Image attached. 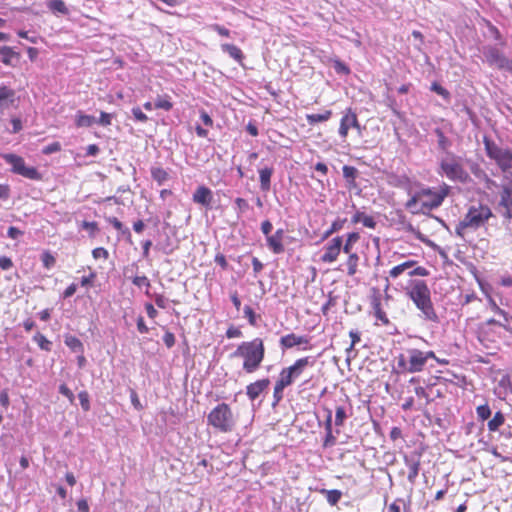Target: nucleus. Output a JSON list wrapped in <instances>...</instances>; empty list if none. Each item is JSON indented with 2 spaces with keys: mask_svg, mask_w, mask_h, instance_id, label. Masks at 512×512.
Segmentation results:
<instances>
[{
  "mask_svg": "<svg viewBox=\"0 0 512 512\" xmlns=\"http://www.w3.org/2000/svg\"><path fill=\"white\" fill-rule=\"evenodd\" d=\"M492 216L493 213L489 206L481 203L473 204L456 225L455 234L465 239L469 232H474L484 226Z\"/></svg>",
  "mask_w": 512,
  "mask_h": 512,
  "instance_id": "f03ea898",
  "label": "nucleus"
},
{
  "mask_svg": "<svg viewBox=\"0 0 512 512\" xmlns=\"http://www.w3.org/2000/svg\"><path fill=\"white\" fill-rule=\"evenodd\" d=\"M92 255H93L94 259H99V258L107 259L109 256V253L105 248L98 247V248L93 249Z\"/></svg>",
  "mask_w": 512,
  "mask_h": 512,
  "instance_id": "13d9d810",
  "label": "nucleus"
},
{
  "mask_svg": "<svg viewBox=\"0 0 512 512\" xmlns=\"http://www.w3.org/2000/svg\"><path fill=\"white\" fill-rule=\"evenodd\" d=\"M13 267L12 260L7 256L0 257V268L3 270H9Z\"/></svg>",
  "mask_w": 512,
  "mask_h": 512,
  "instance_id": "69168bd1",
  "label": "nucleus"
},
{
  "mask_svg": "<svg viewBox=\"0 0 512 512\" xmlns=\"http://www.w3.org/2000/svg\"><path fill=\"white\" fill-rule=\"evenodd\" d=\"M440 169L449 180L460 183L467 182L469 174L464 169L461 158L453 153H447L440 160Z\"/></svg>",
  "mask_w": 512,
  "mask_h": 512,
  "instance_id": "39448f33",
  "label": "nucleus"
},
{
  "mask_svg": "<svg viewBox=\"0 0 512 512\" xmlns=\"http://www.w3.org/2000/svg\"><path fill=\"white\" fill-rule=\"evenodd\" d=\"M111 118H112L111 114L106 113V112H101L100 118L98 121L96 120V122L102 126H108L111 124Z\"/></svg>",
  "mask_w": 512,
  "mask_h": 512,
  "instance_id": "e2e57ef3",
  "label": "nucleus"
},
{
  "mask_svg": "<svg viewBox=\"0 0 512 512\" xmlns=\"http://www.w3.org/2000/svg\"><path fill=\"white\" fill-rule=\"evenodd\" d=\"M272 174L273 168L271 167H265L259 170L260 188L263 192L270 190Z\"/></svg>",
  "mask_w": 512,
  "mask_h": 512,
  "instance_id": "aec40b11",
  "label": "nucleus"
},
{
  "mask_svg": "<svg viewBox=\"0 0 512 512\" xmlns=\"http://www.w3.org/2000/svg\"><path fill=\"white\" fill-rule=\"evenodd\" d=\"M269 384L270 380L268 378L251 383L246 388V394L249 399L253 401L257 399L266 388H268Z\"/></svg>",
  "mask_w": 512,
  "mask_h": 512,
  "instance_id": "f3484780",
  "label": "nucleus"
},
{
  "mask_svg": "<svg viewBox=\"0 0 512 512\" xmlns=\"http://www.w3.org/2000/svg\"><path fill=\"white\" fill-rule=\"evenodd\" d=\"M163 342L165 343V345L168 347V348H171L174 346L175 344V336L173 333L171 332H166L163 336Z\"/></svg>",
  "mask_w": 512,
  "mask_h": 512,
  "instance_id": "0e129e2a",
  "label": "nucleus"
},
{
  "mask_svg": "<svg viewBox=\"0 0 512 512\" xmlns=\"http://www.w3.org/2000/svg\"><path fill=\"white\" fill-rule=\"evenodd\" d=\"M406 207L410 209L413 213H420L421 207V198L419 194V190L416 191L413 196L407 201Z\"/></svg>",
  "mask_w": 512,
  "mask_h": 512,
  "instance_id": "473e14b6",
  "label": "nucleus"
},
{
  "mask_svg": "<svg viewBox=\"0 0 512 512\" xmlns=\"http://www.w3.org/2000/svg\"><path fill=\"white\" fill-rule=\"evenodd\" d=\"M327 416L325 420V431L326 436L324 440V446L330 447L333 446L336 443V437L333 435L332 432V411L330 409H326Z\"/></svg>",
  "mask_w": 512,
  "mask_h": 512,
  "instance_id": "6ab92c4d",
  "label": "nucleus"
},
{
  "mask_svg": "<svg viewBox=\"0 0 512 512\" xmlns=\"http://www.w3.org/2000/svg\"><path fill=\"white\" fill-rule=\"evenodd\" d=\"M284 230L278 229L275 231L273 235H269L266 238V243L268 248L274 253V254H281L284 252V245H283V238H284Z\"/></svg>",
  "mask_w": 512,
  "mask_h": 512,
  "instance_id": "4468645a",
  "label": "nucleus"
},
{
  "mask_svg": "<svg viewBox=\"0 0 512 512\" xmlns=\"http://www.w3.org/2000/svg\"><path fill=\"white\" fill-rule=\"evenodd\" d=\"M449 186L444 184L439 188H422L419 190L421 198V213L429 212L442 205L449 193Z\"/></svg>",
  "mask_w": 512,
  "mask_h": 512,
  "instance_id": "423d86ee",
  "label": "nucleus"
},
{
  "mask_svg": "<svg viewBox=\"0 0 512 512\" xmlns=\"http://www.w3.org/2000/svg\"><path fill=\"white\" fill-rule=\"evenodd\" d=\"M345 222H346V219H340V218L336 219L332 223L331 227L327 231H325L323 238L326 239V238L330 237L333 233L340 231L344 227Z\"/></svg>",
  "mask_w": 512,
  "mask_h": 512,
  "instance_id": "4c0bfd02",
  "label": "nucleus"
},
{
  "mask_svg": "<svg viewBox=\"0 0 512 512\" xmlns=\"http://www.w3.org/2000/svg\"><path fill=\"white\" fill-rule=\"evenodd\" d=\"M277 381L279 383H281L283 386L287 387L294 382V379L292 378V375L290 374V372H288V369L284 368L280 372V377Z\"/></svg>",
  "mask_w": 512,
  "mask_h": 512,
  "instance_id": "ea45409f",
  "label": "nucleus"
},
{
  "mask_svg": "<svg viewBox=\"0 0 512 512\" xmlns=\"http://www.w3.org/2000/svg\"><path fill=\"white\" fill-rule=\"evenodd\" d=\"M78 398L80 401V405L84 411H89L90 409V401H89V394L86 391H81L78 394Z\"/></svg>",
  "mask_w": 512,
  "mask_h": 512,
  "instance_id": "de8ad7c7",
  "label": "nucleus"
},
{
  "mask_svg": "<svg viewBox=\"0 0 512 512\" xmlns=\"http://www.w3.org/2000/svg\"><path fill=\"white\" fill-rule=\"evenodd\" d=\"M309 343V339L306 336H298L294 333L287 334L280 338V345L289 349L296 345H307Z\"/></svg>",
  "mask_w": 512,
  "mask_h": 512,
  "instance_id": "a211bd4d",
  "label": "nucleus"
},
{
  "mask_svg": "<svg viewBox=\"0 0 512 512\" xmlns=\"http://www.w3.org/2000/svg\"><path fill=\"white\" fill-rule=\"evenodd\" d=\"M406 295L420 311L419 317L425 321L438 323L439 317L434 308L431 291L424 280H412L406 287Z\"/></svg>",
  "mask_w": 512,
  "mask_h": 512,
  "instance_id": "f257e3e1",
  "label": "nucleus"
},
{
  "mask_svg": "<svg viewBox=\"0 0 512 512\" xmlns=\"http://www.w3.org/2000/svg\"><path fill=\"white\" fill-rule=\"evenodd\" d=\"M397 365L400 369L409 372V359L404 354H400L397 358Z\"/></svg>",
  "mask_w": 512,
  "mask_h": 512,
  "instance_id": "864d4df0",
  "label": "nucleus"
},
{
  "mask_svg": "<svg viewBox=\"0 0 512 512\" xmlns=\"http://www.w3.org/2000/svg\"><path fill=\"white\" fill-rule=\"evenodd\" d=\"M499 205L505 209L503 216L512 219V186H504L500 192Z\"/></svg>",
  "mask_w": 512,
  "mask_h": 512,
  "instance_id": "2eb2a0df",
  "label": "nucleus"
},
{
  "mask_svg": "<svg viewBox=\"0 0 512 512\" xmlns=\"http://www.w3.org/2000/svg\"><path fill=\"white\" fill-rule=\"evenodd\" d=\"M359 256L356 253L348 254L346 261L347 273L349 276H353L357 273Z\"/></svg>",
  "mask_w": 512,
  "mask_h": 512,
  "instance_id": "7c9ffc66",
  "label": "nucleus"
},
{
  "mask_svg": "<svg viewBox=\"0 0 512 512\" xmlns=\"http://www.w3.org/2000/svg\"><path fill=\"white\" fill-rule=\"evenodd\" d=\"M314 360L311 357L300 358L295 361V363L289 367H287L288 372L292 375V378L295 380L303 373L306 367L313 366Z\"/></svg>",
  "mask_w": 512,
  "mask_h": 512,
  "instance_id": "dca6fc26",
  "label": "nucleus"
},
{
  "mask_svg": "<svg viewBox=\"0 0 512 512\" xmlns=\"http://www.w3.org/2000/svg\"><path fill=\"white\" fill-rule=\"evenodd\" d=\"M482 53L489 66L512 72V60L507 58L497 47L485 46Z\"/></svg>",
  "mask_w": 512,
  "mask_h": 512,
  "instance_id": "6e6552de",
  "label": "nucleus"
},
{
  "mask_svg": "<svg viewBox=\"0 0 512 512\" xmlns=\"http://www.w3.org/2000/svg\"><path fill=\"white\" fill-rule=\"evenodd\" d=\"M55 261L56 260H55L54 256H52L50 253H48V252L43 253L42 262H43V265L47 269H50L52 266H54Z\"/></svg>",
  "mask_w": 512,
  "mask_h": 512,
  "instance_id": "6e6d98bb",
  "label": "nucleus"
},
{
  "mask_svg": "<svg viewBox=\"0 0 512 512\" xmlns=\"http://www.w3.org/2000/svg\"><path fill=\"white\" fill-rule=\"evenodd\" d=\"M65 344L68 347H70L71 349H73L74 351L82 349L81 341L78 338L74 337V336L67 337L66 340H65Z\"/></svg>",
  "mask_w": 512,
  "mask_h": 512,
  "instance_id": "49530a36",
  "label": "nucleus"
},
{
  "mask_svg": "<svg viewBox=\"0 0 512 512\" xmlns=\"http://www.w3.org/2000/svg\"><path fill=\"white\" fill-rule=\"evenodd\" d=\"M207 422L221 433H230L237 425V417L228 404L220 403L210 411Z\"/></svg>",
  "mask_w": 512,
  "mask_h": 512,
  "instance_id": "20e7f679",
  "label": "nucleus"
},
{
  "mask_svg": "<svg viewBox=\"0 0 512 512\" xmlns=\"http://www.w3.org/2000/svg\"><path fill=\"white\" fill-rule=\"evenodd\" d=\"M75 123L78 127H90L96 123V118L92 115H86L78 112L76 115Z\"/></svg>",
  "mask_w": 512,
  "mask_h": 512,
  "instance_id": "c756f323",
  "label": "nucleus"
},
{
  "mask_svg": "<svg viewBox=\"0 0 512 512\" xmlns=\"http://www.w3.org/2000/svg\"><path fill=\"white\" fill-rule=\"evenodd\" d=\"M15 92L6 87L0 86V107L7 108L14 103Z\"/></svg>",
  "mask_w": 512,
  "mask_h": 512,
  "instance_id": "5701e85b",
  "label": "nucleus"
},
{
  "mask_svg": "<svg viewBox=\"0 0 512 512\" xmlns=\"http://www.w3.org/2000/svg\"><path fill=\"white\" fill-rule=\"evenodd\" d=\"M285 388L286 387L283 386L281 383H279L278 381L276 382L275 387H274V393H273V397H274L275 402H279L282 399V397H283V390Z\"/></svg>",
  "mask_w": 512,
  "mask_h": 512,
  "instance_id": "5fc2aeb1",
  "label": "nucleus"
},
{
  "mask_svg": "<svg viewBox=\"0 0 512 512\" xmlns=\"http://www.w3.org/2000/svg\"><path fill=\"white\" fill-rule=\"evenodd\" d=\"M172 103L168 97H158L154 102V108L169 111L172 109Z\"/></svg>",
  "mask_w": 512,
  "mask_h": 512,
  "instance_id": "58836bf2",
  "label": "nucleus"
},
{
  "mask_svg": "<svg viewBox=\"0 0 512 512\" xmlns=\"http://www.w3.org/2000/svg\"><path fill=\"white\" fill-rule=\"evenodd\" d=\"M81 226L83 229L88 230L91 235H94L98 231L96 222L83 221Z\"/></svg>",
  "mask_w": 512,
  "mask_h": 512,
  "instance_id": "680f3d73",
  "label": "nucleus"
},
{
  "mask_svg": "<svg viewBox=\"0 0 512 512\" xmlns=\"http://www.w3.org/2000/svg\"><path fill=\"white\" fill-rule=\"evenodd\" d=\"M132 283L139 288L150 287V281L146 276H135L132 278Z\"/></svg>",
  "mask_w": 512,
  "mask_h": 512,
  "instance_id": "8fccbe9b",
  "label": "nucleus"
},
{
  "mask_svg": "<svg viewBox=\"0 0 512 512\" xmlns=\"http://www.w3.org/2000/svg\"><path fill=\"white\" fill-rule=\"evenodd\" d=\"M436 134L438 137V146L442 150H447V148L450 146V142L448 138L444 135V133L440 129H436Z\"/></svg>",
  "mask_w": 512,
  "mask_h": 512,
  "instance_id": "c03bdc74",
  "label": "nucleus"
},
{
  "mask_svg": "<svg viewBox=\"0 0 512 512\" xmlns=\"http://www.w3.org/2000/svg\"><path fill=\"white\" fill-rule=\"evenodd\" d=\"M414 264H415V262L411 261V260L406 261L402 264H399L390 270L389 275L391 278L395 279V278L399 277L404 271L411 268Z\"/></svg>",
  "mask_w": 512,
  "mask_h": 512,
  "instance_id": "72a5a7b5",
  "label": "nucleus"
},
{
  "mask_svg": "<svg viewBox=\"0 0 512 512\" xmlns=\"http://www.w3.org/2000/svg\"><path fill=\"white\" fill-rule=\"evenodd\" d=\"M60 149H61V145L58 142H53V143L45 146L43 148L42 152L46 155H49V154L60 151Z\"/></svg>",
  "mask_w": 512,
  "mask_h": 512,
  "instance_id": "4d7b16f0",
  "label": "nucleus"
},
{
  "mask_svg": "<svg viewBox=\"0 0 512 512\" xmlns=\"http://www.w3.org/2000/svg\"><path fill=\"white\" fill-rule=\"evenodd\" d=\"M476 413L480 420H486L491 416V409L487 404L480 405L476 408Z\"/></svg>",
  "mask_w": 512,
  "mask_h": 512,
  "instance_id": "37998d69",
  "label": "nucleus"
},
{
  "mask_svg": "<svg viewBox=\"0 0 512 512\" xmlns=\"http://www.w3.org/2000/svg\"><path fill=\"white\" fill-rule=\"evenodd\" d=\"M132 114L134 118L139 122H146L148 120L146 114L143 113L142 110L138 107L132 109Z\"/></svg>",
  "mask_w": 512,
  "mask_h": 512,
  "instance_id": "052dcab7",
  "label": "nucleus"
},
{
  "mask_svg": "<svg viewBox=\"0 0 512 512\" xmlns=\"http://www.w3.org/2000/svg\"><path fill=\"white\" fill-rule=\"evenodd\" d=\"M374 309L377 320H380L383 324H388L389 320L386 316V313L381 309L379 302L375 303Z\"/></svg>",
  "mask_w": 512,
  "mask_h": 512,
  "instance_id": "09e8293b",
  "label": "nucleus"
},
{
  "mask_svg": "<svg viewBox=\"0 0 512 512\" xmlns=\"http://www.w3.org/2000/svg\"><path fill=\"white\" fill-rule=\"evenodd\" d=\"M106 220L122 235L130 238L131 233L129 228L125 227L121 221H119L116 217H108Z\"/></svg>",
  "mask_w": 512,
  "mask_h": 512,
  "instance_id": "f704fd0d",
  "label": "nucleus"
},
{
  "mask_svg": "<svg viewBox=\"0 0 512 512\" xmlns=\"http://www.w3.org/2000/svg\"><path fill=\"white\" fill-rule=\"evenodd\" d=\"M47 7L54 13L62 15H67L69 13V10L63 0H49Z\"/></svg>",
  "mask_w": 512,
  "mask_h": 512,
  "instance_id": "cd10ccee",
  "label": "nucleus"
},
{
  "mask_svg": "<svg viewBox=\"0 0 512 512\" xmlns=\"http://www.w3.org/2000/svg\"><path fill=\"white\" fill-rule=\"evenodd\" d=\"M351 415V412L348 413V409L345 406H337L335 409V425L337 427L343 426L344 422Z\"/></svg>",
  "mask_w": 512,
  "mask_h": 512,
  "instance_id": "c85d7f7f",
  "label": "nucleus"
},
{
  "mask_svg": "<svg viewBox=\"0 0 512 512\" xmlns=\"http://www.w3.org/2000/svg\"><path fill=\"white\" fill-rule=\"evenodd\" d=\"M403 460L405 466L408 468L407 479L410 484L414 485L420 471V455H404Z\"/></svg>",
  "mask_w": 512,
  "mask_h": 512,
  "instance_id": "9d476101",
  "label": "nucleus"
},
{
  "mask_svg": "<svg viewBox=\"0 0 512 512\" xmlns=\"http://www.w3.org/2000/svg\"><path fill=\"white\" fill-rule=\"evenodd\" d=\"M59 392L65 397H67L70 400V402L74 401L73 392L65 384L59 386Z\"/></svg>",
  "mask_w": 512,
  "mask_h": 512,
  "instance_id": "338daca9",
  "label": "nucleus"
},
{
  "mask_svg": "<svg viewBox=\"0 0 512 512\" xmlns=\"http://www.w3.org/2000/svg\"><path fill=\"white\" fill-rule=\"evenodd\" d=\"M20 175L23 177H26L28 179H32V180H38L41 178V176L36 168L28 167V166L24 167V169Z\"/></svg>",
  "mask_w": 512,
  "mask_h": 512,
  "instance_id": "a19ab883",
  "label": "nucleus"
},
{
  "mask_svg": "<svg viewBox=\"0 0 512 512\" xmlns=\"http://www.w3.org/2000/svg\"><path fill=\"white\" fill-rule=\"evenodd\" d=\"M21 235H23V232L20 229H18L17 227L11 226V227L8 228L7 236L9 238L17 239Z\"/></svg>",
  "mask_w": 512,
  "mask_h": 512,
  "instance_id": "774afa93",
  "label": "nucleus"
},
{
  "mask_svg": "<svg viewBox=\"0 0 512 512\" xmlns=\"http://www.w3.org/2000/svg\"><path fill=\"white\" fill-rule=\"evenodd\" d=\"M3 158L5 159V161L8 164H10L12 166L13 172H15L19 175L21 174L24 167L26 166L23 158L15 155V154H5V155H3Z\"/></svg>",
  "mask_w": 512,
  "mask_h": 512,
  "instance_id": "412c9836",
  "label": "nucleus"
},
{
  "mask_svg": "<svg viewBox=\"0 0 512 512\" xmlns=\"http://www.w3.org/2000/svg\"><path fill=\"white\" fill-rule=\"evenodd\" d=\"M210 28L213 31L217 32L221 36H224V37L230 36V30H228L227 28H225L224 26H221L219 24H213L210 26Z\"/></svg>",
  "mask_w": 512,
  "mask_h": 512,
  "instance_id": "bf43d9fd",
  "label": "nucleus"
},
{
  "mask_svg": "<svg viewBox=\"0 0 512 512\" xmlns=\"http://www.w3.org/2000/svg\"><path fill=\"white\" fill-rule=\"evenodd\" d=\"M2 58H1V61L5 64V65H9V66H12L13 63V59L14 58H17V53H15L13 51V49L11 47H9V52H3L1 54Z\"/></svg>",
  "mask_w": 512,
  "mask_h": 512,
  "instance_id": "a18cd8bd",
  "label": "nucleus"
},
{
  "mask_svg": "<svg viewBox=\"0 0 512 512\" xmlns=\"http://www.w3.org/2000/svg\"><path fill=\"white\" fill-rule=\"evenodd\" d=\"M192 200L194 203L199 204L206 209H211L213 202V192L210 188L204 185L198 186L193 193Z\"/></svg>",
  "mask_w": 512,
  "mask_h": 512,
  "instance_id": "9b49d317",
  "label": "nucleus"
},
{
  "mask_svg": "<svg viewBox=\"0 0 512 512\" xmlns=\"http://www.w3.org/2000/svg\"><path fill=\"white\" fill-rule=\"evenodd\" d=\"M33 341L36 342L38 344V346L40 347V349L44 350V351H50L51 350V341H49L43 334H41L40 332H37L34 336H33Z\"/></svg>",
  "mask_w": 512,
  "mask_h": 512,
  "instance_id": "e433bc0d",
  "label": "nucleus"
},
{
  "mask_svg": "<svg viewBox=\"0 0 512 512\" xmlns=\"http://www.w3.org/2000/svg\"><path fill=\"white\" fill-rule=\"evenodd\" d=\"M504 421V415L500 411L496 412L493 418L487 424L488 430L491 432L497 431L499 427L504 424Z\"/></svg>",
  "mask_w": 512,
  "mask_h": 512,
  "instance_id": "2f4dec72",
  "label": "nucleus"
},
{
  "mask_svg": "<svg viewBox=\"0 0 512 512\" xmlns=\"http://www.w3.org/2000/svg\"><path fill=\"white\" fill-rule=\"evenodd\" d=\"M244 315L248 319L250 325L256 326V314L250 306L244 307Z\"/></svg>",
  "mask_w": 512,
  "mask_h": 512,
  "instance_id": "603ef678",
  "label": "nucleus"
},
{
  "mask_svg": "<svg viewBox=\"0 0 512 512\" xmlns=\"http://www.w3.org/2000/svg\"><path fill=\"white\" fill-rule=\"evenodd\" d=\"M221 50L224 53H227L232 59H234L238 63H242L244 59L243 52L240 48L233 44H221Z\"/></svg>",
  "mask_w": 512,
  "mask_h": 512,
  "instance_id": "4be33fe9",
  "label": "nucleus"
},
{
  "mask_svg": "<svg viewBox=\"0 0 512 512\" xmlns=\"http://www.w3.org/2000/svg\"><path fill=\"white\" fill-rule=\"evenodd\" d=\"M407 354L409 359V373L421 372L426 365L423 351L413 348L408 349Z\"/></svg>",
  "mask_w": 512,
  "mask_h": 512,
  "instance_id": "f8f14e48",
  "label": "nucleus"
},
{
  "mask_svg": "<svg viewBox=\"0 0 512 512\" xmlns=\"http://www.w3.org/2000/svg\"><path fill=\"white\" fill-rule=\"evenodd\" d=\"M362 222L365 227L375 228L376 222L371 216L365 215L363 212H356L352 217V223L356 224Z\"/></svg>",
  "mask_w": 512,
  "mask_h": 512,
  "instance_id": "a878e982",
  "label": "nucleus"
},
{
  "mask_svg": "<svg viewBox=\"0 0 512 512\" xmlns=\"http://www.w3.org/2000/svg\"><path fill=\"white\" fill-rule=\"evenodd\" d=\"M350 128H360L356 114L349 108L340 121L339 134L346 138Z\"/></svg>",
  "mask_w": 512,
  "mask_h": 512,
  "instance_id": "ddd939ff",
  "label": "nucleus"
},
{
  "mask_svg": "<svg viewBox=\"0 0 512 512\" xmlns=\"http://www.w3.org/2000/svg\"><path fill=\"white\" fill-rule=\"evenodd\" d=\"M319 492L322 495H325L327 502L331 506L336 505L340 501V499L342 497V492L340 490H337V489H332V490L321 489V490H319Z\"/></svg>",
  "mask_w": 512,
  "mask_h": 512,
  "instance_id": "393cba45",
  "label": "nucleus"
},
{
  "mask_svg": "<svg viewBox=\"0 0 512 512\" xmlns=\"http://www.w3.org/2000/svg\"><path fill=\"white\" fill-rule=\"evenodd\" d=\"M264 354L265 348L262 339L255 338L252 341L242 342L233 353V356L242 357L244 359V371L253 373L260 367Z\"/></svg>",
  "mask_w": 512,
  "mask_h": 512,
  "instance_id": "7ed1b4c3",
  "label": "nucleus"
},
{
  "mask_svg": "<svg viewBox=\"0 0 512 512\" xmlns=\"http://www.w3.org/2000/svg\"><path fill=\"white\" fill-rule=\"evenodd\" d=\"M331 116H332V111L325 110L321 114H307L306 120H307L308 124L314 125L316 123L325 122V121L329 120L331 118Z\"/></svg>",
  "mask_w": 512,
  "mask_h": 512,
  "instance_id": "bb28decb",
  "label": "nucleus"
},
{
  "mask_svg": "<svg viewBox=\"0 0 512 512\" xmlns=\"http://www.w3.org/2000/svg\"><path fill=\"white\" fill-rule=\"evenodd\" d=\"M360 236L357 232H352L347 235V239L345 244H342V250L346 254H351L353 244L356 243L359 240Z\"/></svg>",
  "mask_w": 512,
  "mask_h": 512,
  "instance_id": "c9c22d12",
  "label": "nucleus"
},
{
  "mask_svg": "<svg viewBox=\"0 0 512 512\" xmlns=\"http://www.w3.org/2000/svg\"><path fill=\"white\" fill-rule=\"evenodd\" d=\"M342 250V237L337 236L333 238L324 247V253L321 255L320 260L323 263H333L338 259Z\"/></svg>",
  "mask_w": 512,
  "mask_h": 512,
  "instance_id": "1a4fd4ad",
  "label": "nucleus"
},
{
  "mask_svg": "<svg viewBox=\"0 0 512 512\" xmlns=\"http://www.w3.org/2000/svg\"><path fill=\"white\" fill-rule=\"evenodd\" d=\"M151 177L158 185H163L169 178V174L166 170L159 166L151 167Z\"/></svg>",
  "mask_w": 512,
  "mask_h": 512,
  "instance_id": "b1692460",
  "label": "nucleus"
},
{
  "mask_svg": "<svg viewBox=\"0 0 512 512\" xmlns=\"http://www.w3.org/2000/svg\"><path fill=\"white\" fill-rule=\"evenodd\" d=\"M20 175L23 177H26L28 179H32V180H38L41 178V176L36 168L28 167V166L24 167V169Z\"/></svg>",
  "mask_w": 512,
  "mask_h": 512,
  "instance_id": "79ce46f5",
  "label": "nucleus"
},
{
  "mask_svg": "<svg viewBox=\"0 0 512 512\" xmlns=\"http://www.w3.org/2000/svg\"><path fill=\"white\" fill-rule=\"evenodd\" d=\"M431 90L436 92L438 95L442 96L444 99L448 100L450 98V93L448 92V90H446L438 83H433L431 86Z\"/></svg>",
  "mask_w": 512,
  "mask_h": 512,
  "instance_id": "3c124183",
  "label": "nucleus"
},
{
  "mask_svg": "<svg viewBox=\"0 0 512 512\" xmlns=\"http://www.w3.org/2000/svg\"><path fill=\"white\" fill-rule=\"evenodd\" d=\"M485 148L488 157L494 160L503 172L512 169V146H499L487 141Z\"/></svg>",
  "mask_w": 512,
  "mask_h": 512,
  "instance_id": "0eeeda50",
  "label": "nucleus"
}]
</instances>
